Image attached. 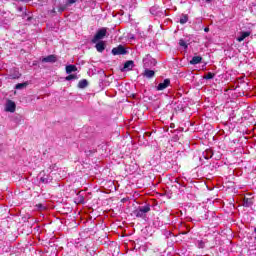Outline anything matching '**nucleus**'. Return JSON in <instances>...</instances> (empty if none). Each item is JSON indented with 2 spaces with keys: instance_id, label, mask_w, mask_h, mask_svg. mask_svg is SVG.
Listing matches in <instances>:
<instances>
[{
  "instance_id": "obj_16",
  "label": "nucleus",
  "mask_w": 256,
  "mask_h": 256,
  "mask_svg": "<svg viewBox=\"0 0 256 256\" xmlns=\"http://www.w3.org/2000/svg\"><path fill=\"white\" fill-rule=\"evenodd\" d=\"M25 87H27V82L16 84L15 89H25Z\"/></svg>"
},
{
  "instance_id": "obj_24",
  "label": "nucleus",
  "mask_w": 256,
  "mask_h": 256,
  "mask_svg": "<svg viewBox=\"0 0 256 256\" xmlns=\"http://www.w3.org/2000/svg\"><path fill=\"white\" fill-rule=\"evenodd\" d=\"M19 77H21V74L17 73L15 75H10L11 79H19Z\"/></svg>"
},
{
  "instance_id": "obj_15",
  "label": "nucleus",
  "mask_w": 256,
  "mask_h": 256,
  "mask_svg": "<svg viewBox=\"0 0 256 256\" xmlns=\"http://www.w3.org/2000/svg\"><path fill=\"white\" fill-rule=\"evenodd\" d=\"M187 21H189V17L187 15H182V17L180 18L181 25H185Z\"/></svg>"
},
{
  "instance_id": "obj_25",
  "label": "nucleus",
  "mask_w": 256,
  "mask_h": 256,
  "mask_svg": "<svg viewBox=\"0 0 256 256\" xmlns=\"http://www.w3.org/2000/svg\"><path fill=\"white\" fill-rule=\"evenodd\" d=\"M205 33H209V27L204 28Z\"/></svg>"
},
{
  "instance_id": "obj_27",
  "label": "nucleus",
  "mask_w": 256,
  "mask_h": 256,
  "mask_svg": "<svg viewBox=\"0 0 256 256\" xmlns=\"http://www.w3.org/2000/svg\"><path fill=\"white\" fill-rule=\"evenodd\" d=\"M43 173H45L44 171L43 172H40V175H43Z\"/></svg>"
},
{
  "instance_id": "obj_3",
  "label": "nucleus",
  "mask_w": 256,
  "mask_h": 256,
  "mask_svg": "<svg viewBox=\"0 0 256 256\" xmlns=\"http://www.w3.org/2000/svg\"><path fill=\"white\" fill-rule=\"evenodd\" d=\"M112 55H127V50L123 45H119L112 49Z\"/></svg>"
},
{
  "instance_id": "obj_4",
  "label": "nucleus",
  "mask_w": 256,
  "mask_h": 256,
  "mask_svg": "<svg viewBox=\"0 0 256 256\" xmlns=\"http://www.w3.org/2000/svg\"><path fill=\"white\" fill-rule=\"evenodd\" d=\"M15 109H17L15 102H13V100H8L6 103V111L9 113H15Z\"/></svg>"
},
{
  "instance_id": "obj_13",
  "label": "nucleus",
  "mask_w": 256,
  "mask_h": 256,
  "mask_svg": "<svg viewBox=\"0 0 256 256\" xmlns=\"http://www.w3.org/2000/svg\"><path fill=\"white\" fill-rule=\"evenodd\" d=\"M89 85V82L86 79L80 80L78 83L79 89H85Z\"/></svg>"
},
{
  "instance_id": "obj_28",
  "label": "nucleus",
  "mask_w": 256,
  "mask_h": 256,
  "mask_svg": "<svg viewBox=\"0 0 256 256\" xmlns=\"http://www.w3.org/2000/svg\"><path fill=\"white\" fill-rule=\"evenodd\" d=\"M206 1H207V3L211 2V0H206Z\"/></svg>"
},
{
  "instance_id": "obj_18",
  "label": "nucleus",
  "mask_w": 256,
  "mask_h": 256,
  "mask_svg": "<svg viewBox=\"0 0 256 256\" xmlns=\"http://www.w3.org/2000/svg\"><path fill=\"white\" fill-rule=\"evenodd\" d=\"M65 79H66V81H73V80L77 79V75L70 74Z\"/></svg>"
},
{
  "instance_id": "obj_9",
  "label": "nucleus",
  "mask_w": 256,
  "mask_h": 256,
  "mask_svg": "<svg viewBox=\"0 0 256 256\" xmlns=\"http://www.w3.org/2000/svg\"><path fill=\"white\" fill-rule=\"evenodd\" d=\"M95 48L98 51V53H103V51H105V42L100 41V42L96 43Z\"/></svg>"
},
{
  "instance_id": "obj_29",
  "label": "nucleus",
  "mask_w": 256,
  "mask_h": 256,
  "mask_svg": "<svg viewBox=\"0 0 256 256\" xmlns=\"http://www.w3.org/2000/svg\"><path fill=\"white\" fill-rule=\"evenodd\" d=\"M254 233H256V227H255V229H254Z\"/></svg>"
},
{
  "instance_id": "obj_14",
  "label": "nucleus",
  "mask_w": 256,
  "mask_h": 256,
  "mask_svg": "<svg viewBox=\"0 0 256 256\" xmlns=\"http://www.w3.org/2000/svg\"><path fill=\"white\" fill-rule=\"evenodd\" d=\"M211 157H213V151L206 150L205 152H203V158L204 159H211Z\"/></svg>"
},
{
  "instance_id": "obj_8",
  "label": "nucleus",
  "mask_w": 256,
  "mask_h": 256,
  "mask_svg": "<svg viewBox=\"0 0 256 256\" xmlns=\"http://www.w3.org/2000/svg\"><path fill=\"white\" fill-rule=\"evenodd\" d=\"M133 67H134L133 60H128L124 63V67H123L122 71H131V69H133Z\"/></svg>"
},
{
  "instance_id": "obj_23",
  "label": "nucleus",
  "mask_w": 256,
  "mask_h": 256,
  "mask_svg": "<svg viewBox=\"0 0 256 256\" xmlns=\"http://www.w3.org/2000/svg\"><path fill=\"white\" fill-rule=\"evenodd\" d=\"M73 3H77V0H68L66 2V5H67V7H71V5H73Z\"/></svg>"
},
{
  "instance_id": "obj_21",
  "label": "nucleus",
  "mask_w": 256,
  "mask_h": 256,
  "mask_svg": "<svg viewBox=\"0 0 256 256\" xmlns=\"http://www.w3.org/2000/svg\"><path fill=\"white\" fill-rule=\"evenodd\" d=\"M215 77V74L211 73V72H208L205 76H204V79H213Z\"/></svg>"
},
{
  "instance_id": "obj_7",
  "label": "nucleus",
  "mask_w": 256,
  "mask_h": 256,
  "mask_svg": "<svg viewBox=\"0 0 256 256\" xmlns=\"http://www.w3.org/2000/svg\"><path fill=\"white\" fill-rule=\"evenodd\" d=\"M249 35H251L250 31L240 32V36L237 38V42L241 43L242 41H245Z\"/></svg>"
},
{
  "instance_id": "obj_12",
  "label": "nucleus",
  "mask_w": 256,
  "mask_h": 256,
  "mask_svg": "<svg viewBox=\"0 0 256 256\" xmlns=\"http://www.w3.org/2000/svg\"><path fill=\"white\" fill-rule=\"evenodd\" d=\"M143 75L144 77H147V79H152V77H155V71L146 69Z\"/></svg>"
},
{
  "instance_id": "obj_22",
  "label": "nucleus",
  "mask_w": 256,
  "mask_h": 256,
  "mask_svg": "<svg viewBox=\"0 0 256 256\" xmlns=\"http://www.w3.org/2000/svg\"><path fill=\"white\" fill-rule=\"evenodd\" d=\"M197 243H198V248L199 249H204L205 248V242H203L202 240H198Z\"/></svg>"
},
{
  "instance_id": "obj_11",
  "label": "nucleus",
  "mask_w": 256,
  "mask_h": 256,
  "mask_svg": "<svg viewBox=\"0 0 256 256\" xmlns=\"http://www.w3.org/2000/svg\"><path fill=\"white\" fill-rule=\"evenodd\" d=\"M75 71H77V66H75V65H67L66 66L67 75H71V73H75Z\"/></svg>"
},
{
  "instance_id": "obj_5",
  "label": "nucleus",
  "mask_w": 256,
  "mask_h": 256,
  "mask_svg": "<svg viewBox=\"0 0 256 256\" xmlns=\"http://www.w3.org/2000/svg\"><path fill=\"white\" fill-rule=\"evenodd\" d=\"M42 63H57V56L56 55H48L41 59Z\"/></svg>"
},
{
  "instance_id": "obj_17",
  "label": "nucleus",
  "mask_w": 256,
  "mask_h": 256,
  "mask_svg": "<svg viewBox=\"0 0 256 256\" xmlns=\"http://www.w3.org/2000/svg\"><path fill=\"white\" fill-rule=\"evenodd\" d=\"M41 183H49L51 181V178L49 176H42L40 178Z\"/></svg>"
},
{
  "instance_id": "obj_6",
  "label": "nucleus",
  "mask_w": 256,
  "mask_h": 256,
  "mask_svg": "<svg viewBox=\"0 0 256 256\" xmlns=\"http://www.w3.org/2000/svg\"><path fill=\"white\" fill-rule=\"evenodd\" d=\"M171 85V80L165 79L162 83L158 84L157 91H163Z\"/></svg>"
},
{
  "instance_id": "obj_20",
  "label": "nucleus",
  "mask_w": 256,
  "mask_h": 256,
  "mask_svg": "<svg viewBox=\"0 0 256 256\" xmlns=\"http://www.w3.org/2000/svg\"><path fill=\"white\" fill-rule=\"evenodd\" d=\"M179 45H180V47H184V49H187V47H188L187 42H185V40H183V39L179 40Z\"/></svg>"
},
{
  "instance_id": "obj_1",
  "label": "nucleus",
  "mask_w": 256,
  "mask_h": 256,
  "mask_svg": "<svg viewBox=\"0 0 256 256\" xmlns=\"http://www.w3.org/2000/svg\"><path fill=\"white\" fill-rule=\"evenodd\" d=\"M149 211H151V206L149 205L141 206L134 211V215L140 219H145Z\"/></svg>"
},
{
  "instance_id": "obj_2",
  "label": "nucleus",
  "mask_w": 256,
  "mask_h": 256,
  "mask_svg": "<svg viewBox=\"0 0 256 256\" xmlns=\"http://www.w3.org/2000/svg\"><path fill=\"white\" fill-rule=\"evenodd\" d=\"M105 35H107V28H101L93 37L92 43H97V41H101V39L105 38Z\"/></svg>"
},
{
  "instance_id": "obj_30",
  "label": "nucleus",
  "mask_w": 256,
  "mask_h": 256,
  "mask_svg": "<svg viewBox=\"0 0 256 256\" xmlns=\"http://www.w3.org/2000/svg\"><path fill=\"white\" fill-rule=\"evenodd\" d=\"M20 11H23V8H20Z\"/></svg>"
},
{
  "instance_id": "obj_19",
  "label": "nucleus",
  "mask_w": 256,
  "mask_h": 256,
  "mask_svg": "<svg viewBox=\"0 0 256 256\" xmlns=\"http://www.w3.org/2000/svg\"><path fill=\"white\" fill-rule=\"evenodd\" d=\"M67 5L66 4H64V5H60L59 7H58V11H59V13H63V11H66L67 10Z\"/></svg>"
},
{
  "instance_id": "obj_10",
  "label": "nucleus",
  "mask_w": 256,
  "mask_h": 256,
  "mask_svg": "<svg viewBox=\"0 0 256 256\" xmlns=\"http://www.w3.org/2000/svg\"><path fill=\"white\" fill-rule=\"evenodd\" d=\"M201 61H203V57H201V56H194L192 58V61H190V65H199V63H201Z\"/></svg>"
},
{
  "instance_id": "obj_26",
  "label": "nucleus",
  "mask_w": 256,
  "mask_h": 256,
  "mask_svg": "<svg viewBox=\"0 0 256 256\" xmlns=\"http://www.w3.org/2000/svg\"><path fill=\"white\" fill-rule=\"evenodd\" d=\"M246 207H249V200L247 199L246 201V204H245Z\"/></svg>"
}]
</instances>
